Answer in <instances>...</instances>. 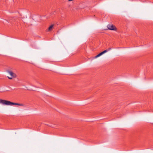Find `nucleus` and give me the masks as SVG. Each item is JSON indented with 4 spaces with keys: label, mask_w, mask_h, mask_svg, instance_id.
I'll list each match as a JSON object with an SVG mask.
<instances>
[{
    "label": "nucleus",
    "mask_w": 153,
    "mask_h": 153,
    "mask_svg": "<svg viewBox=\"0 0 153 153\" xmlns=\"http://www.w3.org/2000/svg\"><path fill=\"white\" fill-rule=\"evenodd\" d=\"M0 104L8 105H18L20 106H24V105L23 104L14 103L9 101L2 99H0Z\"/></svg>",
    "instance_id": "f257e3e1"
},
{
    "label": "nucleus",
    "mask_w": 153,
    "mask_h": 153,
    "mask_svg": "<svg viewBox=\"0 0 153 153\" xmlns=\"http://www.w3.org/2000/svg\"><path fill=\"white\" fill-rule=\"evenodd\" d=\"M7 72L11 76V77L8 76V78L9 79H12L13 77L16 78L17 77L16 75L12 71L8 70L7 71Z\"/></svg>",
    "instance_id": "f03ea898"
},
{
    "label": "nucleus",
    "mask_w": 153,
    "mask_h": 153,
    "mask_svg": "<svg viewBox=\"0 0 153 153\" xmlns=\"http://www.w3.org/2000/svg\"><path fill=\"white\" fill-rule=\"evenodd\" d=\"M108 29L110 30H116V28L112 24H109L107 25Z\"/></svg>",
    "instance_id": "7ed1b4c3"
},
{
    "label": "nucleus",
    "mask_w": 153,
    "mask_h": 153,
    "mask_svg": "<svg viewBox=\"0 0 153 153\" xmlns=\"http://www.w3.org/2000/svg\"><path fill=\"white\" fill-rule=\"evenodd\" d=\"M54 26V24L52 25H51L49 27L47 31H51L53 29Z\"/></svg>",
    "instance_id": "20e7f679"
},
{
    "label": "nucleus",
    "mask_w": 153,
    "mask_h": 153,
    "mask_svg": "<svg viewBox=\"0 0 153 153\" xmlns=\"http://www.w3.org/2000/svg\"><path fill=\"white\" fill-rule=\"evenodd\" d=\"M101 55H100V53H99V54H98L97 55V56H95L94 57V58H96L100 56Z\"/></svg>",
    "instance_id": "39448f33"
},
{
    "label": "nucleus",
    "mask_w": 153,
    "mask_h": 153,
    "mask_svg": "<svg viewBox=\"0 0 153 153\" xmlns=\"http://www.w3.org/2000/svg\"><path fill=\"white\" fill-rule=\"evenodd\" d=\"M108 51L107 50H104V51H102L103 53H105L107 52Z\"/></svg>",
    "instance_id": "423d86ee"
},
{
    "label": "nucleus",
    "mask_w": 153,
    "mask_h": 153,
    "mask_svg": "<svg viewBox=\"0 0 153 153\" xmlns=\"http://www.w3.org/2000/svg\"><path fill=\"white\" fill-rule=\"evenodd\" d=\"M104 53H103L102 52H101V53H100V55L101 56L102 55V54H103Z\"/></svg>",
    "instance_id": "0eeeda50"
},
{
    "label": "nucleus",
    "mask_w": 153,
    "mask_h": 153,
    "mask_svg": "<svg viewBox=\"0 0 153 153\" xmlns=\"http://www.w3.org/2000/svg\"><path fill=\"white\" fill-rule=\"evenodd\" d=\"M104 53H103L102 52H101V53H100V55L101 56L102 55V54H103Z\"/></svg>",
    "instance_id": "6e6552de"
},
{
    "label": "nucleus",
    "mask_w": 153,
    "mask_h": 153,
    "mask_svg": "<svg viewBox=\"0 0 153 153\" xmlns=\"http://www.w3.org/2000/svg\"><path fill=\"white\" fill-rule=\"evenodd\" d=\"M51 127H53V128H54V126H51Z\"/></svg>",
    "instance_id": "1a4fd4ad"
},
{
    "label": "nucleus",
    "mask_w": 153,
    "mask_h": 153,
    "mask_svg": "<svg viewBox=\"0 0 153 153\" xmlns=\"http://www.w3.org/2000/svg\"><path fill=\"white\" fill-rule=\"evenodd\" d=\"M111 49V48H109V49L108 50H110Z\"/></svg>",
    "instance_id": "9d476101"
}]
</instances>
